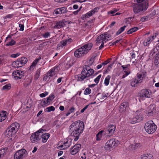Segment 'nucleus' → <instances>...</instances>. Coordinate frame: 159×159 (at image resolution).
<instances>
[{
  "instance_id": "nucleus-1",
  "label": "nucleus",
  "mask_w": 159,
  "mask_h": 159,
  "mask_svg": "<svg viewBox=\"0 0 159 159\" xmlns=\"http://www.w3.org/2000/svg\"><path fill=\"white\" fill-rule=\"evenodd\" d=\"M84 124L81 121H77L72 123L70 126V131L71 136L74 137V141H77L79 138V135L83 132Z\"/></svg>"
},
{
  "instance_id": "nucleus-2",
  "label": "nucleus",
  "mask_w": 159,
  "mask_h": 159,
  "mask_svg": "<svg viewBox=\"0 0 159 159\" xmlns=\"http://www.w3.org/2000/svg\"><path fill=\"white\" fill-rule=\"evenodd\" d=\"M116 129L115 125H110L108 126L103 130L100 131L96 135V140H100L102 138V136L104 135L106 136L110 137L112 136L114 134Z\"/></svg>"
},
{
  "instance_id": "nucleus-3",
  "label": "nucleus",
  "mask_w": 159,
  "mask_h": 159,
  "mask_svg": "<svg viewBox=\"0 0 159 159\" xmlns=\"http://www.w3.org/2000/svg\"><path fill=\"white\" fill-rule=\"evenodd\" d=\"M137 3L133 4V10L135 14L140 13L148 7V0H136Z\"/></svg>"
},
{
  "instance_id": "nucleus-4",
  "label": "nucleus",
  "mask_w": 159,
  "mask_h": 159,
  "mask_svg": "<svg viewBox=\"0 0 159 159\" xmlns=\"http://www.w3.org/2000/svg\"><path fill=\"white\" fill-rule=\"evenodd\" d=\"M93 44L91 43L84 45L76 50L74 52L75 56L79 58L84 56L90 50Z\"/></svg>"
},
{
  "instance_id": "nucleus-5",
  "label": "nucleus",
  "mask_w": 159,
  "mask_h": 159,
  "mask_svg": "<svg viewBox=\"0 0 159 159\" xmlns=\"http://www.w3.org/2000/svg\"><path fill=\"white\" fill-rule=\"evenodd\" d=\"M111 39V35L110 31H109L101 34L99 36L96 40L97 45H99L101 44V45L99 47V50L101 49L103 47L104 41L106 42Z\"/></svg>"
},
{
  "instance_id": "nucleus-6",
  "label": "nucleus",
  "mask_w": 159,
  "mask_h": 159,
  "mask_svg": "<svg viewBox=\"0 0 159 159\" xmlns=\"http://www.w3.org/2000/svg\"><path fill=\"white\" fill-rule=\"evenodd\" d=\"M20 127L19 124L16 122L13 123L7 129L5 134L7 137L11 136L17 132Z\"/></svg>"
},
{
  "instance_id": "nucleus-7",
  "label": "nucleus",
  "mask_w": 159,
  "mask_h": 159,
  "mask_svg": "<svg viewBox=\"0 0 159 159\" xmlns=\"http://www.w3.org/2000/svg\"><path fill=\"white\" fill-rule=\"evenodd\" d=\"M144 129L148 134H152L156 131L157 126L152 120L149 121L145 123Z\"/></svg>"
},
{
  "instance_id": "nucleus-8",
  "label": "nucleus",
  "mask_w": 159,
  "mask_h": 159,
  "mask_svg": "<svg viewBox=\"0 0 159 159\" xmlns=\"http://www.w3.org/2000/svg\"><path fill=\"white\" fill-rule=\"evenodd\" d=\"M143 120V116L140 111H137L134 116L130 119V122L132 124H134L139 122Z\"/></svg>"
},
{
  "instance_id": "nucleus-9",
  "label": "nucleus",
  "mask_w": 159,
  "mask_h": 159,
  "mask_svg": "<svg viewBox=\"0 0 159 159\" xmlns=\"http://www.w3.org/2000/svg\"><path fill=\"white\" fill-rule=\"evenodd\" d=\"M27 59L26 57H20L17 59L16 61L13 62L12 65L14 67H21L27 63Z\"/></svg>"
},
{
  "instance_id": "nucleus-10",
  "label": "nucleus",
  "mask_w": 159,
  "mask_h": 159,
  "mask_svg": "<svg viewBox=\"0 0 159 159\" xmlns=\"http://www.w3.org/2000/svg\"><path fill=\"white\" fill-rule=\"evenodd\" d=\"M41 130V129H39L32 134L30 137V141L31 143L37 144L39 142L40 140L39 131Z\"/></svg>"
},
{
  "instance_id": "nucleus-11",
  "label": "nucleus",
  "mask_w": 159,
  "mask_h": 159,
  "mask_svg": "<svg viewBox=\"0 0 159 159\" xmlns=\"http://www.w3.org/2000/svg\"><path fill=\"white\" fill-rule=\"evenodd\" d=\"M26 151L25 149H21L17 151L14 155V159H23L26 155Z\"/></svg>"
},
{
  "instance_id": "nucleus-12",
  "label": "nucleus",
  "mask_w": 159,
  "mask_h": 159,
  "mask_svg": "<svg viewBox=\"0 0 159 159\" xmlns=\"http://www.w3.org/2000/svg\"><path fill=\"white\" fill-rule=\"evenodd\" d=\"M94 71L93 69H89V66L86 65L83 67L82 70V73L84 74L87 79L94 73Z\"/></svg>"
},
{
  "instance_id": "nucleus-13",
  "label": "nucleus",
  "mask_w": 159,
  "mask_h": 159,
  "mask_svg": "<svg viewBox=\"0 0 159 159\" xmlns=\"http://www.w3.org/2000/svg\"><path fill=\"white\" fill-rule=\"evenodd\" d=\"M118 142L117 141H116L114 139H112L108 141L105 146V148L106 150H110L111 148L113 147Z\"/></svg>"
},
{
  "instance_id": "nucleus-14",
  "label": "nucleus",
  "mask_w": 159,
  "mask_h": 159,
  "mask_svg": "<svg viewBox=\"0 0 159 159\" xmlns=\"http://www.w3.org/2000/svg\"><path fill=\"white\" fill-rule=\"evenodd\" d=\"M42 130L39 131V135H40V140L42 139V141L43 143H45L47 141L48 139L50 136L49 133H43V131H45V130L40 129Z\"/></svg>"
},
{
  "instance_id": "nucleus-15",
  "label": "nucleus",
  "mask_w": 159,
  "mask_h": 159,
  "mask_svg": "<svg viewBox=\"0 0 159 159\" xmlns=\"http://www.w3.org/2000/svg\"><path fill=\"white\" fill-rule=\"evenodd\" d=\"M151 95V93L147 89L142 90L140 93L139 96L141 98H150Z\"/></svg>"
},
{
  "instance_id": "nucleus-16",
  "label": "nucleus",
  "mask_w": 159,
  "mask_h": 159,
  "mask_svg": "<svg viewBox=\"0 0 159 159\" xmlns=\"http://www.w3.org/2000/svg\"><path fill=\"white\" fill-rule=\"evenodd\" d=\"M24 71L22 70H17L13 72L12 76L15 79H20L24 75Z\"/></svg>"
},
{
  "instance_id": "nucleus-17",
  "label": "nucleus",
  "mask_w": 159,
  "mask_h": 159,
  "mask_svg": "<svg viewBox=\"0 0 159 159\" xmlns=\"http://www.w3.org/2000/svg\"><path fill=\"white\" fill-rule=\"evenodd\" d=\"M58 71V69L57 67L55 66L52 68L47 73L48 77L51 78L52 77L57 75Z\"/></svg>"
},
{
  "instance_id": "nucleus-18",
  "label": "nucleus",
  "mask_w": 159,
  "mask_h": 159,
  "mask_svg": "<svg viewBox=\"0 0 159 159\" xmlns=\"http://www.w3.org/2000/svg\"><path fill=\"white\" fill-rule=\"evenodd\" d=\"M81 145L80 144H78L74 145L70 149V152L71 154L74 155L77 153L80 150Z\"/></svg>"
},
{
  "instance_id": "nucleus-19",
  "label": "nucleus",
  "mask_w": 159,
  "mask_h": 159,
  "mask_svg": "<svg viewBox=\"0 0 159 159\" xmlns=\"http://www.w3.org/2000/svg\"><path fill=\"white\" fill-rule=\"evenodd\" d=\"M71 140L70 139H68L64 142V143L62 145L58 146V148L63 149L69 148L71 144Z\"/></svg>"
},
{
  "instance_id": "nucleus-20",
  "label": "nucleus",
  "mask_w": 159,
  "mask_h": 159,
  "mask_svg": "<svg viewBox=\"0 0 159 159\" xmlns=\"http://www.w3.org/2000/svg\"><path fill=\"white\" fill-rule=\"evenodd\" d=\"M75 78L77 81H84V82L85 81H87L89 80V79L87 78L85 74L82 73V71L81 72V74L76 75Z\"/></svg>"
},
{
  "instance_id": "nucleus-21",
  "label": "nucleus",
  "mask_w": 159,
  "mask_h": 159,
  "mask_svg": "<svg viewBox=\"0 0 159 159\" xmlns=\"http://www.w3.org/2000/svg\"><path fill=\"white\" fill-rule=\"evenodd\" d=\"M68 11L67 8L65 7H62L56 9L54 11V14L56 15L66 13Z\"/></svg>"
},
{
  "instance_id": "nucleus-22",
  "label": "nucleus",
  "mask_w": 159,
  "mask_h": 159,
  "mask_svg": "<svg viewBox=\"0 0 159 159\" xmlns=\"http://www.w3.org/2000/svg\"><path fill=\"white\" fill-rule=\"evenodd\" d=\"M129 108V104L127 102H124L122 103L119 109V111L121 113L125 112Z\"/></svg>"
},
{
  "instance_id": "nucleus-23",
  "label": "nucleus",
  "mask_w": 159,
  "mask_h": 159,
  "mask_svg": "<svg viewBox=\"0 0 159 159\" xmlns=\"http://www.w3.org/2000/svg\"><path fill=\"white\" fill-rule=\"evenodd\" d=\"M73 41V39L71 38L63 40L60 42V43L58 44L57 46L62 48L63 46H65L67 43L69 44Z\"/></svg>"
},
{
  "instance_id": "nucleus-24",
  "label": "nucleus",
  "mask_w": 159,
  "mask_h": 159,
  "mask_svg": "<svg viewBox=\"0 0 159 159\" xmlns=\"http://www.w3.org/2000/svg\"><path fill=\"white\" fill-rule=\"evenodd\" d=\"M146 72H142L138 73L135 77L140 83L142 82L144 78L146 76Z\"/></svg>"
},
{
  "instance_id": "nucleus-25",
  "label": "nucleus",
  "mask_w": 159,
  "mask_h": 159,
  "mask_svg": "<svg viewBox=\"0 0 159 159\" xmlns=\"http://www.w3.org/2000/svg\"><path fill=\"white\" fill-rule=\"evenodd\" d=\"M97 10L98 8H95L94 9L88 12L86 14L83 15V18H84L85 19L89 18L90 16L95 14L96 12H98Z\"/></svg>"
},
{
  "instance_id": "nucleus-26",
  "label": "nucleus",
  "mask_w": 159,
  "mask_h": 159,
  "mask_svg": "<svg viewBox=\"0 0 159 159\" xmlns=\"http://www.w3.org/2000/svg\"><path fill=\"white\" fill-rule=\"evenodd\" d=\"M155 106L154 105H150L148 107L147 110V113L148 116H151L153 115L155 110Z\"/></svg>"
},
{
  "instance_id": "nucleus-27",
  "label": "nucleus",
  "mask_w": 159,
  "mask_h": 159,
  "mask_svg": "<svg viewBox=\"0 0 159 159\" xmlns=\"http://www.w3.org/2000/svg\"><path fill=\"white\" fill-rule=\"evenodd\" d=\"M5 41L7 43L6 46H12L16 43L15 41L11 39V36H8L5 39Z\"/></svg>"
},
{
  "instance_id": "nucleus-28",
  "label": "nucleus",
  "mask_w": 159,
  "mask_h": 159,
  "mask_svg": "<svg viewBox=\"0 0 159 159\" xmlns=\"http://www.w3.org/2000/svg\"><path fill=\"white\" fill-rule=\"evenodd\" d=\"M41 57H39L36 59L34 61L32 65L30 67V70L33 71V70L36 65L37 64L38 62H39L40 60H41Z\"/></svg>"
},
{
  "instance_id": "nucleus-29",
  "label": "nucleus",
  "mask_w": 159,
  "mask_h": 159,
  "mask_svg": "<svg viewBox=\"0 0 159 159\" xmlns=\"http://www.w3.org/2000/svg\"><path fill=\"white\" fill-rule=\"evenodd\" d=\"M7 113L6 111H3L0 114V121L4 120L7 117Z\"/></svg>"
},
{
  "instance_id": "nucleus-30",
  "label": "nucleus",
  "mask_w": 159,
  "mask_h": 159,
  "mask_svg": "<svg viewBox=\"0 0 159 159\" xmlns=\"http://www.w3.org/2000/svg\"><path fill=\"white\" fill-rule=\"evenodd\" d=\"M130 66V65L129 64H127L125 65H122L121 66L124 72H130L129 69Z\"/></svg>"
},
{
  "instance_id": "nucleus-31",
  "label": "nucleus",
  "mask_w": 159,
  "mask_h": 159,
  "mask_svg": "<svg viewBox=\"0 0 159 159\" xmlns=\"http://www.w3.org/2000/svg\"><path fill=\"white\" fill-rule=\"evenodd\" d=\"M7 148H5L0 150V158H2L7 152Z\"/></svg>"
},
{
  "instance_id": "nucleus-32",
  "label": "nucleus",
  "mask_w": 159,
  "mask_h": 159,
  "mask_svg": "<svg viewBox=\"0 0 159 159\" xmlns=\"http://www.w3.org/2000/svg\"><path fill=\"white\" fill-rule=\"evenodd\" d=\"M139 83H140V82L135 77L131 80V85L132 87H135L137 86V84Z\"/></svg>"
},
{
  "instance_id": "nucleus-33",
  "label": "nucleus",
  "mask_w": 159,
  "mask_h": 159,
  "mask_svg": "<svg viewBox=\"0 0 159 159\" xmlns=\"http://www.w3.org/2000/svg\"><path fill=\"white\" fill-rule=\"evenodd\" d=\"M151 41V38L148 37L144 39L143 42V44L144 46H148L150 43Z\"/></svg>"
},
{
  "instance_id": "nucleus-34",
  "label": "nucleus",
  "mask_w": 159,
  "mask_h": 159,
  "mask_svg": "<svg viewBox=\"0 0 159 159\" xmlns=\"http://www.w3.org/2000/svg\"><path fill=\"white\" fill-rule=\"evenodd\" d=\"M41 105L43 107L47 106L50 104L47 98L43 99L41 101Z\"/></svg>"
},
{
  "instance_id": "nucleus-35",
  "label": "nucleus",
  "mask_w": 159,
  "mask_h": 159,
  "mask_svg": "<svg viewBox=\"0 0 159 159\" xmlns=\"http://www.w3.org/2000/svg\"><path fill=\"white\" fill-rule=\"evenodd\" d=\"M64 25V23L62 21H60L56 23L54 27L56 28H59L63 27Z\"/></svg>"
},
{
  "instance_id": "nucleus-36",
  "label": "nucleus",
  "mask_w": 159,
  "mask_h": 159,
  "mask_svg": "<svg viewBox=\"0 0 159 159\" xmlns=\"http://www.w3.org/2000/svg\"><path fill=\"white\" fill-rule=\"evenodd\" d=\"M108 93H98V96L101 99H103L105 97L107 96Z\"/></svg>"
},
{
  "instance_id": "nucleus-37",
  "label": "nucleus",
  "mask_w": 159,
  "mask_h": 159,
  "mask_svg": "<svg viewBox=\"0 0 159 159\" xmlns=\"http://www.w3.org/2000/svg\"><path fill=\"white\" fill-rule=\"evenodd\" d=\"M31 82V80L30 79H25L23 83L24 86L25 87H27L30 84Z\"/></svg>"
},
{
  "instance_id": "nucleus-38",
  "label": "nucleus",
  "mask_w": 159,
  "mask_h": 159,
  "mask_svg": "<svg viewBox=\"0 0 159 159\" xmlns=\"http://www.w3.org/2000/svg\"><path fill=\"white\" fill-rule=\"evenodd\" d=\"M138 30V28L137 27L131 28L127 31V34H131L132 33L137 31Z\"/></svg>"
},
{
  "instance_id": "nucleus-39",
  "label": "nucleus",
  "mask_w": 159,
  "mask_h": 159,
  "mask_svg": "<svg viewBox=\"0 0 159 159\" xmlns=\"http://www.w3.org/2000/svg\"><path fill=\"white\" fill-rule=\"evenodd\" d=\"M126 27V25H124L123 27H121L116 32V35H118L120 34L125 30Z\"/></svg>"
},
{
  "instance_id": "nucleus-40",
  "label": "nucleus",
  "mask_w": 159,
  "mask_h": 159,
  "mask_svg": "<svg viewBox=\"0 0 159 159\" xmlns=\"http://www.w3.org/2000/svg\"><path fill=\"white\" fill-rule=\"evenodd\" d=\"M111 76L108 75L106 77L104 82V84L106 86H107L109 83Z\"/></svg>"
},
{
  "instance_id": "nucleus-41",
  "label": "nucleus",
  "mask_w": 159,
  "mask_h": 159,
  "mask_svg": "<svg viewBox=\"0 0 159 159\" xmlns=\"http://www.w3.org/2000/svg\"><path fill=\"white\" fill-rule=\"evenodd\" d=\"M54 98L55 96L53 94H52L50 95L47 98H46L47 99V100L50 104V103L54 99Z\"/></svg>"
},
{
  "instance_id": "nucleus-42",
  "label": "nucleus",
  "mask_w": 159,
  "mask_h": 159,
  "mask_svg": "<svg viewBox=\"0 0 159 159\" xmlns=\"http://www.w3.org/2000/svg\"><path fill=\"white\" fill-rule=\"evenodd\" d=\"M55 110V108L53 106H51L49 107L46 108V111L48 112H49L51 111H54Z\"/></svg>"
},
{
  "instance_id": "nucleus-43",
  "label": "nucleus",
  "mask_w": 159,
  "mask_h": 159,
  "mask_svg": "<svg viewBox=\"0 0 159 159\" xmlns=\"http://www.w3.org/2000/svg\"><path fill=\"white\" fill-rule=\"evenodd\" d=\"M141 146V145L140 143H137L134 145H132V148L134 149L135 150L138 148H140Z\"/></svg>"
},
{
  "instance_id": "nucleus-44",
  "label": "nucleus",
  "mask_w": 159,
  "mask_h": 159,
  "mask_svg": "<svg viewBox=\"0 0 159 159\" xmlns=\"http://www.w3.org/2000/svg\"><path fill=\"white\" fill-rule=\"evenodd\" d=\"M11 88V85L10 84H8L2 87L3 90L7 89L9 90Z\"/></svg>"
},
{
  "instance_id": "nucleus-45",
  "label": "nucleus",
  "mask_w": 159,
  "mask_h": 159,
  "mask_svg": "<svg viewBox=\"0 0 159 159\" xmlns=\"http://www.w3.org/2000/svg\"><path fill=\"white\" fill-rule=\"evenodd\" d=\"M141 159H153L151 155H143L141 157Z\"/></svg>"
},
{
  "instance_id": "nucleus-46",
  "label": "nucleus",
  "mask_w": 159,
  "mask_h": 159,
  "mask_svg": "<svg viewBox=\"0 0 159 159\" xmlns=\"http://www.w3.org/2000/svg\"><path fill=\"white\" fill-rule=\"evenodd\" d=\"M91 89L89 88H87L85 89L84 93L85 95L89 94L91 93Z\"/></svg>"
},
{
  "instance_id": "nucleus-47",
  "label": "nucleus",
  "mask_w": 159,
  "mask_h": 159,
  "mask_svg": "<svg viewBox=\"0 0 159 159\" xmlns=\"http://www.w3.org/2000/svg\"><path fill=\"white\" fill-rule=\"evenodd\" d=\"M50 34L49 32H46L44 34H42V36H43L44 38L46 39L48 38L50 36Z\"/></svg>"
},
{
  "instance_id": "nucleus-48",
  "label": "nucleus",
  "mask_w": 159,
  "mask_h": 159,
  "mask_svg": "<svg viewBox=\"0 0 159 159\" xmlns=\"http://www.w3.org/2000/svg\"><path fill=\"white\" fill-rule=\"evenodd\" d=\"M101 76L102 75H100L94 79V81L96 83V84H98L99 82Z\"/></svg>"
},
{
  "instance_id": "nucleus-49",
  "label": "nucleus",
  "mask_w": 159,
  "mask_h": 159,
  "mask_svg": "<svg viewBox=\"0 0 159 159\" xmlns=\"http://www.w3.org/2000/svg\"><path fill=\"white\" fill-rule=\"evenodd\" d=\"M48 94V92H46L44 93H42L39 95V96L41 98L45 97L46 96H47Z\"/></svg>"
},
{
  "instance_id": "nucleus-50",
  "label": "nucleus",
  "mask_w": 159,
  "mask_h": 159,
  "mask_svg": "<svg viewBox=\"0 0 159 159\" xmlns=\"http://www.w3.org/2000/svg\"><path fill=\"white\" fill-rule=\"evenodd\" d=\"M20 54L18 53L16 54H11V57L12 58H15L20 56Z\"/></svg>"
},
{
  "instance_id": "nucleus-51",
  "label": "nucleus",
  "mask_w": 159,
  "mask_h": 159,
  "mask_svg": "<svg viewBox=\"0 0 159 159\" xmlns=\"http://www.w3.org/2000/svg\"><path fill=\"white\" fill-rule=\"evenodd\" d=\"M13 16V14H8L5 16L4 18L5 19H7V18H12Z\"/></svg>"
},
{
  "instance_id": "nucleus-52",
  "label": "nucleus",
  "mask_w": 159,
  "mask_h": 159,
  "mask_svg": "<svg viewBox=\"0 0 159 159\" xmlns=\"http://www.w3.org/2000/svg\"><path fill=\"white\" fill-rule=\"evenodd\" d=\"M148 16H144L142 17L140 19L141 21L142 22H144L146 21V20L148 19Z\"/></svg>"
},
{
  "instance_id": "nucleus-53",
  "label": "nucleus",
  "mask_w": 159,
  "mask_h": 159,
  "mask_svg": "<svg viewBox=\"0 0 159 159\" xmlns=\"http://www.w3.org/2000/svg\"><path fill=\"white\" fill-rule=\"evenodd\" d=\"M19 27L20 28L19 30L23 31L24 30V25L21 24H19Z\"/></svg>"
},
{
  "instance_id": "nucleus-54",
  "label": "nucleus",
  "mask_w": 159,
  "mask_h": 159,
  "mask_svg": "<svg viewBox=\"0 0 159 159\" xmlns=\"http://www.w3.org/2000/svg\"><path fill=\"white\" fill-rule=\"evenodd\" d=\"M125 74H124L122 76L121 78L123 79L125 77L129 75L130 73V72H125Z\"/></svg>"
},
{
  "instance_id": "nucleus-55",
  "label": "nucleus",
  "mask_w": 159,
  "mask_h": 159,
  "mask_svg": "<svg viewBox=\"0 0 159 159\" xmlns=\"http://www.w3.org/2000/svg\"><path fill=\"white\" fill-rule=\"evenodd\" d=\"M89 106V104L86 106L83 109L81 110L80 111V112L81 113L84 112V111L88 108Z\"/></svg>"
},
{
  "instance_id": "nucleus-56",
  "label": "nucleus",
  "mask_w": 159,
  "mask_h": 159,
  "mask_svg": "<svg viewBox=\"0 0 159 159\" xmlns=\"http://www.w3.org/2000/svg\"><path fill=\"white\" fill-rule=\"evenodd\" d=\"M50 78H51L48 77V73H47V75L46 76H44L43 78V80H45L46 81H48Z\"/></svg>"
},
{
  "instance_id": "nucleus-57",
  "label": "nucleus",
  "mask_w": 159,
  "mask_h": 159,
  "mask_svg": "<svg viewBox=\"0 0 159 159\" xmlns=\"http://www.w3.org/2000/svg\"><path fill=\"white\" fill-rule=\"evenodd\" d=\"M4 64V61L3 58L2 57H0V65Z\"/></svg>"
},
{
  "instance_id": "nucleus-58",
  "label": "nucleus",
  "mask_w": 159,
  "mask_h": 159,
  "mask_svg": "<svg viewBox=\"0 0 159 159\" xmlns=\"http://www.w3.org/2000/svg\"><path fill=\"white\" fill-rule=\"evenodd\" d=\"M159 61L157 58V57H156L154 60V63L156 65H157L159 64Z\"/></svg>"
},
{
  "instance_id": "nucleus-59",
  "label": "nucleus",
  "mask_w": 159,
  "mask_h": 159,
  "mask_svg": "<svg viewBox=\"0 0 159 159\" xmlns=\"http://www.w3.org/2000/svg\"><path fill=\"white\" fill-rule=\"evenodd\" d=\"M41 68H39L38 69L36 72V75H38V76L39 75H40V73L41 72Z\"/></svg>"
},
{
  "instance_id": "nucleus-60",
  "label": "nucleus",
  "mask_w": 159,
  "mask_h": 159,
  "mask_svg": "<svg viewBox=\"0 0 159 159\" xmlns=\"http://www.w3.org/2000/svg\"><path fill=\"white\" fill-rule=\"evenodd\" d=\"M75 108L74 107H72L70 108L69 111L70 113H71L75 111Z\"/></svg>"
},
{
  "instance_id": "nucleus-61",
  "label": "nucleus",
  "mask_w": 159,
  "mask_h": 159,
  "mask_svg": "<svg viewBox=\"0 0 159 159\" xmlns=\"http://www.w3.org/2000/svg\"><path fill=\"white\" fill-rule=\"evenodd\" d=\"M121 38L118 39H116L115 42H114V44L115 45H116V44L119 43L121 40Z\"/></svg>"
},
{
  "instance_id": "nucleus-62",
  "label": "nucleus",
  "mask_w": 159,
  "mask_h": 159,
  "mask_svg": "<svg viewBox=\"0 0 159 159\" xmlns=\"http://www.w3.org/2000/svg\"><path fill=\"white\" fill-rule=\"evenodd\" d=\"M67 0H54V1L57 2L59 3H61L65 2Z\"/></svg>"
},
{
  "instance_id": "nucleus-63",
  "label": "nucleus",
  "mask_w": 159,
  "mask_h": 159,
  "mask_svg": "<svg viewBox=\"0 0 159 159\" xmlns=\"http://www.w3.org/2000/svg\"><path fill=\"white\" fill-rule=\"evenodd\" d=\"M131 55V57L132 58H134L135 57V55L134 52H132L130 53Z\"/></svg>"
},
{
  "instance_id": "nucleus-64",
  "label": "nucleus",
  "mask_w": 159,
  "mask_h": 159,
  "mask_svg": "<svg viewBox=\"0 0 159 159\" xmlns=\"http://www.w3.org/2000/svg\"><path fill=\"white\" fill-rule=\"evenodd\" d=\"M138 60L136 59L134 61H133L132 63L134 65H136L138 63Z\"/></svg>"
}]
</instances>
